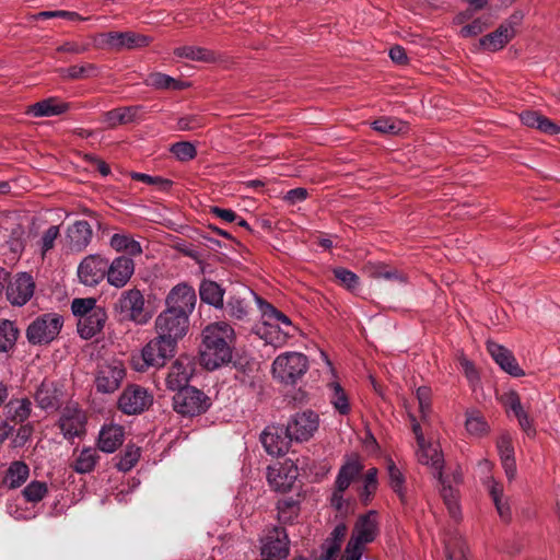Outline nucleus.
<instances>
[{"instance_id":"obj_1","label":"nucleus","mask_w":560,"mask_h":560,"mask_svg":"<svg viewBox=\"0 0 560 560\" xmlns=\"http://www.w3.org/2000/svg\"><path fill=\"white\" fill-rule=\"evenodd\" d=\"M200 363L213 371L231 362L234 329L226 322L209 324L201 334Z\"/></svg>"},{"instance_id":"obj_2","label":"nucleus","mask_w":560,"mask_h":560,"mask_svg":"<svg viewBox=\"0 0 560 560\" xmlns=\"http://www.w3.org/2000/svg\"><path fill=\"white\" fill-rule=\"evenodd\" d=\"M378 533L377 512L369 511L361 515L354 524L340 560H361L365 545L373 542Z\"/></svg>"},{"instance_id":"obj_3","label":"nucleus","mask_w":560,"mask_h":560,"mask_svg":"<svg viewBox=\"0 0 560 560\" xmlns=\"http://www.w3.org/2000/svg\"><path fill=\"white\" fill-rule=\"evenodd\" d=\"M307 370L308 359L300 352L282 353L272 363L273 377L287 385L298 384Z\"/></svg>"},{"instance_id":"obj_4","label":"nucleus","mask_w":560,"mask_h":560,"mask_svg":"<svg viewBox=\"0 0 560 560\" xmlns=\"http://www.w3.org/2000/svg\"><path fill=\"white\" fill-rule=\"evenodd\" d=\"M210 406V398L203 392L192 386L180 388L173 396L174 410L184 417H195L205 413Z\"/></svg>"},{"instance_id":"obj_5","label":"nucleus","mask_w":560,"mask_h":560,"mask_svg":"<svg viewBox=\"0 0 560 560\" xmlns=\"http://www.w3.org/2000/svg\"><path fill=\"white\" fill-rule=\"evenodd\" d=\"M197 295L195 289L186 282L178 283L167 293L165 298L166 311L190 319L195 311Z\"/></svg>"},{"instance_id":"obj_6","label":"nucleus","mask_w":560,"mask_h":560,"mask_svg":"<svg viewBox=\"0 0 560 560\" xmlns=\"http://www.w3.org/2000/svg\"><path fill=\"white\" fill-rule=\"evenodd\" d=\"M258 295L249 288L242 287L230 292L223 304L225 315L233 320H247L252 312V301Z\"/></svg>"},{"instance_id":"obj_7","label":"nucleus","mask_w":560,"mask_h":560,"mask_svg":"<svg viewBox=\"0 0 560 560\" xmlns=\"http://www.w3.org/2000/svg\"><path fill=\"white\" fill-rule=\"evenodd\" d=\"M176 348V342L158 334L142 348V363L147 366H163L175 354Z\"/></svg>"},{"instance_id":"obj_8","label":"nucleus","mask_w":560,"mask_h":560,"mask_svg":"<svg viewBox=\"0 0 560 560\" xmlns=\"http://www.w3.org/2000/svg\"><path fill=\"white\" fill-rule=\"evenodd\" d=\"M62 327L61 318L55 314H46L35 319L27 328L26 335L34 345L48 343L54 340Z\"/></svg>"},{"instance_id":"obj_9","label":"nucleus","mask_w":560,"mask_h":560,"mask_svg":"<svg viewBox=\"0 0 560 560\" xmlns=\"http://www.w3.org/2000/svg\"><path fill=\"white\" fill-rule=\"evenodd\" d=\"M190 319L164 310L155 319L156 334L178 343L188 332Z\"/></svg>"},{"instance_id":"obj_10","label":"nucleus","mask_w":560,"mask_h":560,"mask_svg":"<svg viewBox=\"0 0 560 560\" xmlns=\"http://www.w3.org/2000/svg\"><path fill=\"white\" fill-rule=\"evenodd\" d=\"M318 415L312 410H305L293 415L288 423L287 432L291 434L293 441L303 442L310 440L318 429Z\"/></svg>"},{"instance_id":"obj_11","label":"nucleus","mask_w":560,"mask_h":560,"mask_svg":"<svg viewBox=\"0 0 560 560\" xmlns=\"http://www.w3.org/2000/svg\"><path fill=\"white\" fill-rule=\"evenodd\" d=\"M125 376L122 363L117 360L105 361L98 366L95 385L101 393L115 392Z\"/></svg>"},{"instance_id":"obj_12","label":"nucleus","mask_w":560,"mask_h":560,"mask_svg":"<svg viewBox=\"0 0 560 560\" xmlns=\"http://www.w3.org/2000/svg\"><path fill=\"white\" fill-rule=\"evenodd\" d=\"M260 442L268 454L281 456L289 451L293 439L291 434L287 432L285 425L273 424L268 425L262 431L260 434Z\"/></svg>"},{"instance_id":"obj_13","label":"nucleus","mask_w":560,"mask_h":560,"mask_svg":"<svg viewBox=\"0 0 560 560\" xmlns=\"http://www.w3.org/2000/svg\"><path fill=\"white\" fill-rule=\"evenodd\" d=\"M289 537L285 528L273 527L262 539L261 555L264 559L281 560L289 553Z\"/></svg>"},{"instance_id":"obj_14","label":"nucleus","mask_w":560,"mask_h":560,"mask_svg":"<svg viewBox=\"0 0 560 560\" xmlns=\"http://www.w3.org/2000/svg\"><path fill=\"white\" fill-rule=\"evenodd\" d=\"M108 260L101 255L86 256L78 267L80 281L89 287L97 285L106 278Z\"/></svg>"},{"instance_id":"obj_15","label":"nucleus","mask_w":560,"mask_h":560,"mask_svg":"<svg viewBox=\"0 0 560 560\" xmlns=\"http://www.w3.org/2000/svg\"><path fill=\"white\" fill-rule=\"evenodd\" d=\"M299 469L292 459H285L278 466L269 467L267 479L276 491H290L298 479Z\"/></svg>"},{"instance_id":"obj_16","label":"nucleus","mask_w":560,"mask_h":560,"mask_svg":"<svg viewBox=\"0 0 560 560\" xmlns=\"http://www.w3.org/2000/svg\"><path fill=\"white\" fill-rule=\"evenodd\" d=\"M35 282L26 272L18 273L7 287V298L12 305L23 306L34 295Z\"/></svg>"},{"instance_id":"obj_17","label":"nucleus","mask_w":560,"mask_h":560,"mask_svg":"<svg viewBox=\"0 0 560 560\" xmlns=\"http://www.w3.org/2000/svg\"><path fill=\"white\" fill-rule=\"evenodd\" d=\"M195 373L194 359L187 355L179 357L172 365L166 376V385L172 390L188 387V382Z\"/></svg>"},{"instance_id":"obj_18","label":"nucleus","mask_w":560,"mask_h":560,"mask_svg":"<svg viewBox=\"0 0 560 560\" xmlns=\"http://www.w3.org/2000/svg\"><path fill=\"white\" fill-rule=\"evenodd\" d=\"M135 261L126 256L116 257L112 262H108L106 279L109 285L120 289L124 288L132 275L135 273Z\"/></svg>"},{"instance_id":"obj_19","label":"nucleus","mask_w":560,"mask_h":560,"mask_svg":"<svg viewBox=\"0 0 560 560\" xmlns=\"http://www.w3.org/2000/svg\"><path fill=\"white\" fill-rule=\"evenodd\" d=\"M85 421L86 419L82 410L75 407H67L59 418V428L62 435L70 440L84 434Z\"/></svg>"},{"instance_id":"obj_20","label":"nucleus","mask_w":560,"mask_h":560,"mask_svg":"<svg viewBox=\"0 0 560 560\" xmlns=\"http://www.w3.org/2000/svg\"><path fill=\"white\" fill-rule=\"evenodd\" d=\"M487 350L492 357V359L495 361V363L499 364V366L510 375L514 377H520L525 375V372L521 369L518 365L515 357L513 353L504 348L503 346L493 342L488 341L487 342Z\"/></svg>"},{"instance_id":"obj_21","label":"nucleus","mask_w":560,"mask_h":560,"mask_svg":"<svg viewBox=\"0 0 560 560\" xmlns=\"http://www.w3.org/2000/svg\"><path fill=\"white\" fill-rule=\"evenodd\" d=\"M121 322H138L140 317V291L131 289L124 292L116 304Z\"/></svg>"},{"instance_id":"obj_22","label":"nucleus","mask_w":560,"mask_h":560,"mask_svg":"<svg viewBox=\"0 0 560 560\" xmlns=\"http://www.w3.org/2000/svg\"><path fill=\"white\" fill-rule=\"evenodd\" d=\"M92 238V229L86 221H77L68 228L65 244L73 252L84 249Z\"/></svg>"},{"instance_id":"obj_23","label":"nucleus","mask_w":560,"mask_h":560,"mask_svg":"<svg viewBox=\"0 0 560 560\" xmlns=\"http://www.w3.org/2000/svg\"><path fill=\"white\" fill-rule=\"evenodd\" d=\"M107 320V313L104 307L80 318L77 323L79 335L83 339H90L100 334Z\"/></svg>"},{"instance_id":"obj_24","label":"nucleus","mask_w":560,"mask_h":560,"mask_svg":"<svg viewBox=\"0 0 560 560\" xmlns=\"http://www.w3.org/2000/svg\"><path fill=\"white\" fill-rule=\"evenodd\" d=\"M124 429L118 424L104 425L98 434L97 445L104 453H114L124 443Z\"/></svg>"},{"instance_id":"obj_25","label":"nucleus","mask_w":560,"mask_h":560,"mask_svg":"<svg viewBox=\"0 0 560 560\" xmlns=\"http://www.w3.org/2000/svg\"><path fill=\"white\" fill-rule=\"evenodd\" d=\"M363 471V465L358 458L347 460L339 469L335 480V492L343 493L352 481L358 479Z\"/></svg>"},{"instance_id":"obj_26","label":"nucleus","mask_w":560,"mask_h":560,"mask_svg":"<svg viewBox=\"0 0 560 560\" xmlns=\"http://www.w3.org/2000/svg\"><path fill=\"white\" fill-rule=\"evenodd\" d=\"M441 486L440 492L443 499L444 504L447 508V511L451 517L455 521L460 518V510L458 505V490L453 487L448 477H445L443 471H439V475L435 476Z\"/></svg>"},{"instance_id":"obj_27","label":"nucleus","mask_w":560,"mask_h":560,"mask_svg":"<svg viewBox=\"0 0 560 560\" xmlns=\"http://www.w3.org/2000/svg\"><path fill=\"white\" fill-rule=\"evenodd\" d=\"M69 104L57 98L49 97L27 107L26 114L34 117H50L66 113Z\"/></svg>"},{"instance_id":"obj_28","label":"nucleus","mask_w":560,"mask_h":560,"mask_svg":"<svg viewBox=\"0 0 560 560\" xmlns=\"http://www.w3.org/2000/svg\"><path fill=\"white\" fill-rule=\"evenodd\" d=\"M199 296L202 303L222 310L225 290L213 280L203 279L199 284Z\"/></svg>"},{"instance_id":"obj_29","label":"nucleus","mask_w":560,"mask_h":560,"mask_svg":"<svg viewBox=\"0 0 560 560\" xmlns=\"http://www.w3.org/2000/svg\"><path fill=\"white\" fill-rule=\"evenodd\" d=\"M136 42V37L130 33L109 32L97 37V45L107 49L131 48Z\"/></svg>"},{"instance_id":"obj_30","label":"nucleus","mask_w":560,"mask_h":560,"mask_svg":"<svg viewBox=\"0 0 560 560\" xmlns=\"http://www.w3.org/2000/svg\"><path fill=\"white\" fill-rule=\"evenodd\" d=\"M28 477H30L28 466L22 460H14L9 465V467L5 471V476L3 478V483L9 489H18L23 483L26 482Z\"/></svg>"},{"instance_id":"obj_31","label":"nucleus","mask_w":560,"mask_h":560,"mask_svg":"<svg viewBox=\"0 0 560 560\" xmlns=\"http://www.w3.org/2000/svg\"><path fill=\"white\" fill-rule=\"evenodd\" d=\"M347 532L348 527L346 524H338L323 544V556L330 560H336L340 552L341 544L346 538Z\"/></svg>"},{"instance_id":"obj_32","label":"nucleus","mask_w":560,"mask_h":560,"mask_svg":"<svg viewBox=\"0 0 560 560\" xmlns=\"http://www.w3.org/2000/svg\"><path fill=\"white\" fill-rule=\"evenodd\" d=\"M417 456L420 464L430 465L433 468L434 476H438L439 471H443V456L436 446L425 441L422 445H418Z\"/></svg>"},{"instance_id":"obj_33","label":"nucleus","mask_w":560,"mask_h":560,"mask_svg":"<svg viewBox=\"0 0 560 560\" xmlns=\"http://www.w3.org/2000/svg\"><path fill=\"white\" fill-rule=\"evenodd\" d=\"M513 37L505 26H499L494 32L482 36L479 46L483 50L498 51L502 49Z\"/></svg>"},{"instance_id":"obj_34","label":"nucleus","mask_w":560,"mask_h":560,"mask_svg":"<svg viewBox=\"0 0 560 560\" xmlns=\"http://www.w3.org/2000/svg\"><path fill=\"white\" fill-rule=\"evenodd\" d=\"M255 334L264 339L266 343L272 346H280L285 342L287 338L292 336L291 330L283 329L278 325H257L255 328Z\"/></svg>"},{"instance_id":"obj_35","label":"nucleus","mask_w":560,"mask_h":560,"mask_svg":"<svg viewBox=\"0 0 560 560\" xmlns=\"http://www.w3.org/2000/svg\"><path fill=\"white\" fill-rule=\"evenodd\" d=\"M489 494L500 517L508 522L511 518V508L503 493V486L494 479L489 480Z\"/></svg>"},{"instance_id":"obj_36","label":"nucleus","mask_w":560,"mask_h":560,"mask_svg":"<svg viewBox=\"0 0 560 560\" xmlns=\"http://www.w3.org/2000/svg\"><path fill=\"white\" fill-rule=\"evenodd\" d=\"M145 85L152 86L156 90H183L186 88V83L176 80L167 74L161 72H154L147 77L144 80Z\"/></svg>"},{"instance_id":"obj_37","label":"nucleus","mask_w":560,"mask_h":560,"mask_svg":"<svg viewBox=\"0 0 560 560\" xmlns=\"http://www.w3.org/2000/svg\"><path fill=\"white\" fill-rule=\"evenodd\" d=\"M137 116V107L117 108L103 115L102 121L108 128L132 121Z\"/></svg>"},{"instance_id":"obj_38","label":"nucleus","mask_w":560,"mask_h":560,"mask_svg":"<svg viewBox=\"0 0 560 560\" xmlns=\"http://www.w3.org/2000/svg\"><path fill=\"white\" fill-rule=\"evenodd\" d=\"M119 409L126 415H137L140 410V392L137 386L127 387L119 397Z\"/></svg>"},{"instance_id":"obj_39","label":"nucleus","mask_w":560,"mask_h":560,"mask_svg":"<svg viewBox=\"0 0 560 560\" xmlns=\"http://www.w3.org/2000/svg\"><path fill=\"white\" fill-rule=\"evenodd\" d=\"M96 70L93 63H78L70 67L59 68L56 70L63 81L81 80L90 77Z\"/></svg>"},{"instance_id":"obj_40","label":"nucleus","mask_w":560,"mask_h":560,"mask_svg":"<svg viewBox=\"0 0 560 560\" xmlns=\"http://www.w3.org/2000/svg\"><path fill=\"white\" fill-rule=\"evenodd\" d=\"M97 459L98 455L96 451L91 447H85L81 450L78 457L74 459L72 468L78 474L91 472L95 468Z\"/></svg>"},{"instance_id":"obj_41","label":"nucleus","mask_w":560,"mask_h":560,"mask_svg":"<svg viewBox=\"0 0 560 560\" xmlns=\"http://www.w3.org/2000/svg\"><path fill=\"white\" fill-rule=\"evenodd\" d=\"M179 58H186L194 61L211 62L214 60V54L202 47L182 46L174 50Z\"/></svg>"},{"instance_id":"obj_42","label":"nucleus","mask_w":560,"mask_h":560,"mask_svg":"<svg viewBox=\"0 0 560 560\" xmlns=\"http://www.w3.org/2000/svg\"><path fill=\"white\" fill-rule=\"evenodd\" d=\"M388 482L402 503L406 502L405 477L393 460L387 464Z\"/></svg>"},{"instance_id":"obj_43","label":"nucleus","mask_w":560,"mask_h":560,"mask_svg":"<svg viewBox=\"0 0 560 560\" xmlns=\"http://www.w3.org/2000/svg\"><path fill=\"white\" fill-rule=\"evenodd\" d=\"M330 388V402L332 404L334 408L340 413V415H348L351 410L349 398L345 392V389L341 387L339 383L332 382L329 384Z\"/></svg>"},{"instance_id":"obj_44","label":"nucleus","mask_w":560,"mask_h":560,"mask_svg":"<svg viewBox=\"0 0 560 560\" xmlns=\"http://www.w3.org/2000/svg\"><path fill=\"white\" fill-rule=\"evenodd\" d=\"M19 336V329L14 323L9 319L0 320V351L11 349Z\"/></svg>"},{"instance_id":"obj_45","label":"nucleus","mask_w":560,"mask_h":560,"mask_svg":"<svg viewBox=\"0 0 560 560\" xmlns=\"http://www.w3.org/2000/svg\"><path fill=\"white\" fill-rule=\"evenodd\" d=\"M109 245L116 252L137 254L140 252L139 243L125 233H116L109 240Z\"/></svg>"},{"instance_id":"obj_46","label":"nucleus","mask_w":560,"mask_h":560,"mask_svg":"<svg viewBox=\"0 0 560 560\" xmlns=\"http://www.w3.org/2000/svg\"><path fill=\"white\" fill-rule=\"evenodd\" d=\"M332 273L337 283L347 290L354 292L360 288V278L351 270L343 267H336Z\"/></svg>"},{"instance_id":"obj_47","label":"nucleus","mask_w":560,"mask_h":560,"mask_svg":"<svg viewBox=\"0 0 560 560\" xmlns=\"http://www.w3.org/2000/svg\"><path fill=\"white\" fill-rule=\"evenodd\" d=\"M102 307L103 306L97 305V301L94 298L74 299L71 303V311L78 320L86 315L93 314Z\"/></svg>"},{"instance_id":"obj_48","label":"nucleus","mask_w":560,"mask_h":560,"mask_svg":"<svg viewBox=\"0 0 560 560\" xmlns=\"http://www.w3.org/2000/svg\"><path fill=\"white\" fill-rule=\"evenodd\" d=\"M59 399V392L52 383H43L36 392V400L42 408L52 407Z\"/></svg>"},{"instance_id":"obj_49","label":"nucleus","mask_w":560,"mask_h":560,"mask_svg":"<svg viewBox=\"0 0 560 560\" xmlns=\"http://www.w3.org/2000/svg\"><path fill=\"white\" fill-rule=\"evenodd\" d=\"M48 492L47 483L44 481H31L22 491L23 498L30 503L42 501Z\"/></svg>"},{"instance_id":"obj_50","label":"nucleus","mask_w":560,"mask_h":560,"mask_svg":"<svg viewBox=\"0 0 560 560\" xmlns=\"http://www.w3.org/2000/svg\"><path fill=\"white\" fill-rule=\"evenodd\" d=\"M372 126L375 131L388 135H397L405 128L402 121L390 117H381L374 120Z\"/></svg>"},{"instance_id":"obj_51","label":"nucleus","mask_w":560,"mask_h":560,"mask_svg":"<svg viewBox=\"0 0 560 560\" xmlns=\"http://www.w3.org/2000/svg\"><path fill=\"white\" fill-rule=\"evenodd\" d=\"M257 306L261 313L262 323L260 325L271 326L277 324V317L279 314V310H277L272 304L265 301L260 296L256 298Z\"/></svg>"},{"instance_id":"obj_52","label":"nucleus","mask_w":560,"mask_h":560,"mask_svg":"<svg viewBox=\"0 0 560 560\" xmlns=\"http://www.w3.org/2000/svg\"><path fill=\"white\" fill-rule=\"evenodd\" d=\"M490 25L489 19L485 16L476 18L470 23L464 25L460 30L462 37H475L481 34Z\"/></svg>"},{"instance_id":"obj_53","label":"nucleus","mask_w":560,"mask_h":560,"mask_svg":"<svg viewBox=\"0 0 560 560\" xmlns=\"http://www.w3.org/2000/svg\"><path fill=\"white\" fill-rule=\"evenodd\" d=\"M171 152L182 162L190 161L197 154L195 145L187 141H179L172 144Z\"/></svg>"},{"instance_id":"obj_54","label":"nucleus","mask_w":560,"mask_h":560,"mask_svg":"<svg viewBox=\"0 0 560 560\" xmlns=\"http://www.w3.org/2000/svg\"><path fill=\"white\" fill-rule=\"evenodd\" d=\"M140 458V448L137 446H128L120 457L117 468L121 471H129L132 469Z\"/></svg>"},{"instance_id":"obj_55","label":"nucleus","mask_w":560,"mask_h":560,"mask_svg":"<svg viewBox=\"0 0 560 560\" xmlns=\"http://www.w3.org/2000/svg\"><path fill=\"white\" fill-rule=\"evenodd\" d=\"M465 427L468 433L474 435H482L488 430L487 422L478 413L468 415L465 422Z\"/></svg>"},{"instance_id":"obj_56","label":"nucleus","mask_w":560,"mask_h":560,"mask_svg":"<svg viewBox=\"0 0 560 560\" xmlns=\"http://www.w3.org/2000/svg\"><path fill=\"white\" fill-rule=\"evenodd\" d=\"M371 275L375 279H384L388 281H398L404 282L405 278L401 273H399L396 269L389 268L384 265H378L373 268Z\"/></svg>"},{"instance_id":"obj_57","label":"nucleus","mask_w":560,"mask_h":560,"mask_svg":"<svg viewBox=\"0 0 560 560\" xmlns=\"http://www.w3.org/2000/svg\"><path fill=\"white\" fill-rule=\"evenodd\" d=\"M34 19H50V18H63L71 22H80L85 21L86 19L79 15L77 12L73 11H65V10H57V11H42L33 16Z\"/></svg>"},{"instance_id":"obj_58","label":"nucleus","mask_w":560,"mask_h":560,"mask_svg":"<svg viewBox=\"0 0 560 560\" xmlns=\"http://www.w3.org/2000/svg\"><path fill=\"white\" fill-rule=\"evenodd\" d=\"M142 184L152 186L155 191L166 192L171 189L173 182L161 176H152L142 173Z\"/></svg>"},{"instance_id":"obj_59","label":"nucleus","mask_w":560,"mask_h":560,"mask_svg":"<svg viewBox=\"0 0 560 560\" xmlns=\"http://www.w3.org/2000/svg\"><path fill=\"white\" fill-rule=\"evenodd\" d=\"M500 459L514 458V447L509 435H501L497 441Z\"/></svg>"},{"instance_id":"obj_60","label":"nucleus","mask_w":560,"mask_h":560,"mask_svg":"<svg viewBox=\"0 0 560 560\" xmlns=\"http://www.w3.org/2000/svg\"><path fill=\"white\" fill-rule=\"evenodd\" d=\"M10 409L13 410L12 417L19 421H24L31 412V404L27 400H18L10 404Z\"/></svg>"},{"instance_id":"obj_61","label":"nucleus","mask_w":560,"mask_h":560,"mask_svg":"<svg viewBox=\"0 0 560 560\" xmlns=\"http://www.w3.org/2000/svg\"><path fill=\"white\" fill-rule=\"evenodd\" d=\"M59 235V228L56 225L50 226L44 233L40 241L42 253L45 254L54 247L55 241Z\"/></svg>"},{"instance_id":"obj_62","label":"nucleus","mask_w":560,"mask_h":560,"mask_svg":"<svg viewBox=\"0 0 560 560\" xmlns=\"http://www.w3.org/2000/svg\"><path fill=\"white\" fill-rule=\"evenodd\" d=\"M89 49V46L83 43H79L75 40H67L58 46L57 51L66 52L70 55H81L84 54Z\"/></svg>"},{"instance_id":"obj_63","label":"nucleus","mask_w":560,"mask_h":560,"mask_svg":"<svg viewBox=\"0 0 560 560\" xmlns=\"http://www.w3.org/2000/svg\"><path fill=\"white\" fill-rule=\"evenodd\" d=\"M279 518L285 520L291 517L293 514L296 515L299 512L298 503L290 499V500H283L279 502Z\"/></svg>"},{"instance_id":"obj_64","label":"nucleus","mask_w":560,"mask_h":560,"mask_svg":"<svg viewBox=\"0 0 560 560\" xmlns=\"http://www.w3.org/2000/svg\"><path fill=\"white\" fill-rule=\"evenodd\" d=\"M504 405L511 411H513L514 416H517L524 411L523 406L521 404L520 396L515 392H510L509 394L505 395Z\"/></svg>"}]
</instances>
